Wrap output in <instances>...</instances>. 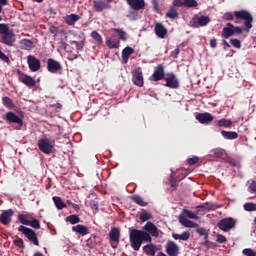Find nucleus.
Instances as JSON below:
<instances>
[{
  "label": "nucleus",
  "mask_w": 256,
  "mask_h": 256,
  "mask_svg": "<svg viewBox=\"0 0 256 256\" xmlns=\"http://www.w3.org/2000/svg\"><path fill=\"white\" fill-rule=\"evenodd\" d=\"M152 237H159V229L153 222H147L143 230L130 228L129 240L134 251H139L143 243H151Z\"/></svg>",
  "instance_id": "1"
},
{
  "label": "nucleus",
  "mask_w": 256,
  "mask_h": 256,
  "mask_svg": "<svg viewBox=\"0 0 256 256\" xmlns=\"http://www.w3.org/2000/svg\"><path fill=\"white\" fill-rule=\"evenodd\" d=\"M222 19L224 21H244V31L249 33L253 29V15L247 10L235 11L234 13L227 12L223 15Z\"/></svg>",
  "instance_id": "2"
},
{
  "label": "nucleus",
  "mask_w": 256,
  "mask_h": 256,
  "mask_svg": "<svg viewBox=\"0 0 256 256\" xmlns=\"http://www.w3.org/2000/svg\"><path fill=\"white\" fill-rule=\"evenodd\" d=\"M199 212L194 213L191 210L183 209L181 214L178 216L179 223L183 225V227H187L189 229H195V227H199V224L189 220V219H199ZM188 218V219H187Z\"/></svg>",
  "instance_id": "3"
},
{
  "label": "nucleus",
  "mask_w": 256,
  "mask_h": 256,
  "mask_svg": "<svg viewBox=\"0 0 256 256\" xmlns=\"http://www.w3.org/2000/svg\"><path fill=\"white\" fill-rule=\"evenodd\" d=\"M0 43L3 45H7V47H13L15 45V33H13V30L9 29V26L7 24H0Z\"/></svg>",
  "instance_id": "4"
},
{
  "label": "nucleus",
  "mask_w": 256,
  "mask_h": 256,
  "mask_svg": "<svg viewBox=\"0 0 256 256\" xmlns=\"http://www.w3.org/2000/svg\"><path fill=\"white\" fill-rule=\"evenodd\" d=\"M18 231L22 233L32 245L39 247V238H37V233H35L33 229L21 225L18 227Z\"/></svg>",
  "instance_id": "5"
},
{
  "label": "nucleus",
  "mask_w": 256,
  "mask_h": 256,
  "mask_svg": "<svg viewBox=\"0 0 256 256\" xmlns=\"http://www.w3.org/2000/svg\"><path fill=\"white\" fill-rule=\"evenodd\" d=\"M54 146L55 140H51L50 138H41L38 140V149L45 155H51Z\"/></svg>",
  "instance_id": "6"
},
{
  "label": "nucleus",
  "mask_w": 256,
  "mask_h": 256,
  "mask_svg": "<svg viewBox=\"0 0 256 256\" xmlns=\"http://www.w3.org/2000/svg\"><path fill=\"white\" fill-rule=\"evenodd\" d=\"M235 225H237V220L231 217L224 218L217 223L218 229L224 233H228L231 229H235Z\"/></svg>",
  "instance_id": "7"
},
{
  "label": "nucleus",
  "mask_w": 256,
  "mask_h": 256,
  "mask_svg": "<svg viewBox=\"0 0 256 256\" xmlns=\"http://www.w3.org/2000/svg\"><path fill=\"white\" fill-rule=\"evenodd\" d=\"M192 27H195L196 29H199V27H207V25H209V23H211V18L209 16H205V15H194L192 20Z\"/></svg>",
  "instance_id": "8"
},
{
  "label": "nucleus",
  "mask_w": 256,
  "mask_h": 256,
  "mask_svg": "<svg viewBox=\"0 0 256 256\" xmlns=\"http://www.w3.org/2000/svg\"><path fill=\"white\" fill-rule=\"evenodd\" d=\"M17 73H18V80L20 81V83H23V85H26V87L33 88L35 87V85H37V81H35L33 77L25 74L21 70H18Z\"/></svg>",
  "instance_id": "9"
},
{
  "label": "nucleus",
  "mask_w": 256,
  "mask_h": 256,
  "mask_svg": "<svg viewBox=\"0 0 256 256\" xmlns=\"http://www.w3.org/2000/svg\"><path fill=\"white\" fill-rule=\"evenodd\" d=\"M132 83L137 87H143L145 82L143 80V70L141 67H138L132 71Z\"/></svg>",
  "instance_id": "10"
},
{
  "label": "nucleus",
  "mask_w": 256,
  "mask_h": 256,
  "mask_svg": "<svg viewBox=\"0 0 256 256\" xmlns=\"http://www.w3.org/2000/svg\"><path fill=\"white\" fill-rule=\"evenodd\" d=\"M164 80L166 82L164 87H168L169 89H179V80L173 73H167Z\"/></svg>",
  "instance_id": "11"
},
{
  "label": "nucleus",
  "mask_w": 256,
  "mask_h": 256,
  "mask_svg": "<svg viewBox=\"0 0 256 256\" xmlns=\"http://www.w3.org/2000/svg\"><path fill=\"white\" fill-rule=\"evenodd\" d=\"M162 79H165V66L158 64L150 76V81H162Z\"/></svg>",
  "instance_id": "12"
},
{
  "label": "nucleus",
  "mask_w": 256,
  "mask_h": 256,
  "mask_svg": "<svg viewBox=\"0 0 256 256\" xmlns=\"http://www.w3.org/2000/svg\"><path fill=\"white\" fill-rule=\"evenodd\" d=\"M27 63L32 73H37L41 69V60L37 59L34 55L27 56Z\"/></svg>",
  "instance_id": "13"
},
{
  "label": "nucleus",
  "mask_w": 256,
  "mask_h": 256,
  "mask_svg": "<svg viewBox=\"0 0 256 256\" xmlns=\"http://www.w3.org/2000/svg\"><path fill=\"white\" fill-rule=\"evenodd\" d=\"M5 119L8 123H15L16 125L23 127V118L15 114V112H7L5 114Z\"/></svg>",
  "instance_id": "14"
},
{
  "label": "nucleus",
  "mask_w": 256,
  "mask_h": 256,
  "mask_svg": "<svg viewBox=\"0 0 256 256\" xmlns=\"http://www.w3.org/2000/svg\"><path fill=\"white\" fill-rule=\"evenodd\" d=\"M13 215H15L13 209L3 210L0 215V223H2V225H9Z\"/></svg>",
  "instance_id": "15"
},
{
  "label": "nucleus",
  "mask_w": 256,
  "mask_h": 256,
  "mask_svg": "<svg viewBox=\"0 0 256 256\" xmlns=\"http://www.w3.org/2000/svg\"><path fill=\"white\" fill-rule=\"evenodd\" d=\"M47 69H48L49 73H58V71H61V69H63V67L61 66V63L50 58L47 60Z\"/></svg>",
  "instance_id": "16"
},
{
  "label": "nucleus",
  "mask_w": 256,
  "mask_h": 256,
  "mask_svg": "<svg viewBox=\"0 0 256 256\" xmlns=\"http://www.w3.org/2000/svg\"><path fill=\"white\" fill-rule=\"evenodd\" d=\"M154 33L159 39H165L167 37V28L160 22H156L154 25Z\"/></svg>",
  "instance_id": "17"
},
{
  "label": "nucleus",
  "mask_w": 256,
  "mask_h": 256,
  "mask_svg": "<svg viewBox=\"0 0 256 256\" xmlns=\"http://www.w3.org/2000/svg\"><path fill=\"white\" fill-rule=\"evenodd\" d=\"M126 3L133 11H143L145 9V0H126Z\"/></svg>",
  "instance_id": "18"
},
{
  "label": "nucleus",
  "mask_w": 256,
  "mask_h": 256,
  "mask_svg": "<svg viewBox=\"0 0 256 256\" xmlns=\"http://www.w3.org/2000/svg\"><path fill=\"white\" fill-rule=\"evenodd\" d=\"M195 119L199 121L202 125H205L207 123H211V121H213L215 117H213L211 113L204 112L196 114Z\"/></svg>",
  "instance_id": "19"
},
{
  "label": "nucleus",
  "mask_w": 256,
  "mask_h": 256,
  "mask_svg": "<svg viewBox=\"0 0 256 256\" xmlns=\"http://www.w3.org/2000/svg\"><path fill=\"white\" fill-rule=\"evenodd\" d=\"M93 8H94V11H96V13H103L105 9H111V5L107 4L103 0H95L93 2Z\"/></svg>",
  "instance_id": "20"
},
{
  "label": "nucleus",
  "mask_w": 256,
  "mask_h": 256,
  "mask_svg": "<svg viewBox=\"0 0 256 256\" xmlns=\"http://www.w3.org/2000/svg\"><path fill=\"white\" fill-rule=\"evenodd\" d=\"M166 253L169 256L179 255V246L174 241H170L166 245Z\"/></svg>",
  "instance_id": "21"
},
{
  "label": "nucleus",
  "mask_w": 256,
  "mask_h": 256,
  "mask_svg": "<svg viewBox=\"0 0 256 256\" xmlns=\"http://www.w3.org/2000/svg\"><path fill=\"white\" fill-rule=\"evenodd\" d=\"M196 209L197 213H201V211L205 213L206 211H215V209H217V205H215V203L212 202H205L197 206Z\"/></svg>",
  "instance_id": "22"
},
{
  "label": "nucleus",
  "mask_w": 256,
  "mask_h": 256,
  "mask_svg": "<svg viewBox=\"0 0 256 256\" xmlns=\"http://www.w3.org/2000/svg\"><path fill=\"white\" fill-rule=\"evenodd\" d=\"M121 237V230L117 227L111 228L109 232V239L112 243H119V239Z\"/></svg>",
  "instance_id": "23"
},
{
  "label": "nucleus",
  "mask_w": 256,
  "mask_h": 256,
  "mask_svg": "<svg viewBox=\"0 0 256 256\" xmlns=\"http://www.w3.org/2000/svg\"><path fill=\"white\" fill-rule=\"evenodd\" d=\"M233 23H227L226 27L222 29L221 37L222 39H229V37H233Z\"/></svg>",
  "instance_id": "24"
},
{
  "label": "nucleus",
  "mask_w": 256,
  "mask_h": 256,
  "mask_svg": "<svg viewBox=\"0 0 256 256\" xmlns=\"http://www.w3.org/2000/svg\"><path fill=\"white\" fill-rule=\"evenodd\" d=\"M72 231L74 233H78L79 235H82V237H85V235H89V228H87V226L82 224H77L76 226H73Z\"/></svg>",
  "instance_id": "25"
},
{
  "label": "nucleus",
  "mask_w": 256,
  "mask_h": 256,
  "mask_svg": "<svg viewBox=\"0 0 256 256\" xmlns=\"http://www.w3.org/2000/svg\"><path fill=\"white\" fill-rule=\"evenodd\" d=\"M133 53H135V49L130 46H127L122 50V59L125 64L129 63V57H131Z\"/></svg>",
  "instance_id": "26"
},
{
  "label": "nucleus",
  "mask_w": 256,
  "mask_h": 256,
  "mask_svg": "<svg viewBox=\"0 0 256 256\" xmlns=\"http://www.w3.org/2000/svg\"><path fill=\"white\" fill-rule=\"evenodd\" d=\"M172 237L175 241H189L191 233L189 231H184L182 234L173 233Z\"/></svg>",
  "instance_id": "27"
},
{
  "label": "nucleus",
  "mask_w": 256,
  "mask_h": 256,
  "mask_svg": "<svg viewBox=\"0 0 256 256\" xmlns=\"http://www.w3.org/2000/svg\"><path fill=\"white\" fill-rule=\"evenodd\" d=\"M143 252L145 253V255L155 256V253H157V245L147 244L143 247Z\"/></svg>",
  "instance_id": "28"
},
{
  "label": "nucleus",
  "mask_w": 256,
  "mask_h": 256,
  "mask_svg": "<svg viewBox=\"0 0 256 256\" xmlns=\"http://www.w3.org/2000/svg\"><path fill=\"white\" fill-rule=\"evenodd\" d=\"M130 199L133 201V203H136V205H139L140 207H147L149 205L148 202H145L143 198L139 195H133L130 197Z\"/></svg>",
  "instance_id": "29"
},
{
  "label": "nucleus",
  "mask_w": 256,
  "mask_h": 256,
  "mask_svg": "<svg viewBox=\"0 0 256 256\" xmlns=\"http://www.w3.org/2000/svg\"><path fill=\"white\" fill-rule=\"evenodd\" d=\"M167 19H179V12H177V8L175 6H171L167 13H166Z\"/></svg>",
  "instance_id": "30"
},
{
  "label": "nucleus",
  "mask_w": 256,
  "mask_h": 256,
  "mask_svg": "<svg viewBox=\"0 0 256 256\" xmlns=\"http://www.w3.org/2000/svg\"><path fill=\"white\" fill-rule=\"evenodd\" d=\"M52 201L54 202L55 207L58 210L65 209V207H67V204H65V202H63V199H61V197L59 196H54L52 198Z\"/></svg>",
  "instance_id": "31"
},
{
  "label": "nucleus",
  "mask_w": 256,
  "mask_h": 256,
  "mask_svg": "<svg viewBox=\"0 0 256 256\" xmlns=\"http://www.w3.org/2000/svg\"><path fill=\"white\" fill-rule=\"evenodd\" d=\"M221 135H222V137H224L227 140H233V139H237V137H239V134H237V132H235V131L222 130Z\"/></svg>",
  "instance_id": "32"
},
{
  "label": "nucleus",
  "mask_w": 256,
  "mask_h": 256,
  "mask_svg": "<svg viewBox=\"0 0 256 256\" xmlns=\"http://www.w3.org/2000/svg\"><path fill=\"white\" fill-rule=\"evenodd\" d=\"M80 19H81V17H79V15L70 14V15L66 16L65 23H67V25H75V23H77V21H79Z\"/></svg>",
  "instance_id": "33"
},
{
  "label": "nucleus",
  "mask_w": 256,
  "mask_h": 256,
  "mask_svg": "<svg viewBox=\"0 0 256 256\" xmlns=\"http://www.w3.org/2000/svg\"><path fill=\"white\" fill-rule=\"evenodd\" d=\"M96 246H97V236L93 234L90 236V238L86 240V247H89V249H95Z\"/></svg>",
  "instance_id": "34"
},
{
  "label": "nucleus",
  "mask_w": 256,
  "mask_h": 256,
  "mask_svg": "<svg viewBox=\"0 0 256 256\" xmlns=\"http://www.w3.org/2000/svg\"><path fill=\"white\" fill-rule=\"evenodd\" d=\"M66 223H71V225H77V223H81V218L79 216L72 214L65 218Z\"/></svg>",
  "instance_id": "35"
},
{
  "label": "nucleus",
  "mask_w": 256,
  "mask_h": 256,
  "mask_svg": "<svg viewBox=\"0 0 256 256\" xmlns=\"http://www.w3.org/2000/svg\"><path fill=\"white\" fill-rule=\"evenodd\" d=\"M2 104L4 105V107H6L7 109H15V103H13V100H11V98L5 96L2 98Z\"/></svg>",
  "instance_id": "36"
},
{
  "label": "nucleus",
  "mask_w": 256,
  "mask_h": 256,
  "mask_svg": "<svg viewBox=\"0 0 256 256\" xmlns=\"http://www.w3.org/2000/svg\"><path fill=\"white\" fill-rule=\"evenodd\" d=\"M233 125V122L231 120H227L225 118H222L221 120L218 121V127H225L229 128Z\"/></svg>",
  "instance_id": "37"
},
{
  "label": "nucleus",
  "mask_w": 256,
  "mask_h": 256,
  "mask_svg": "<svg viewBox=\"0 0 256 256\" xmlns=\"http://www.w3.org/2000/svg\"><path fill=\"white\" fill-rule=\"evenodd\" d=\"M198 5L199 3H197V0H184V7H188V9H193Z\"/></svg>",
  "instance_id": "38"
},
{
  "label": "nucleus",
  "mask_w": 256,
  "mask_h": 256,
  "mask_svg": "<svg viewBox=\"0 0 256 256\" xmlns=\"http://www.w3.org/2000/svg\"><path fill=\"white\" fill-rule=\"evenodd\" d=\"M211 154L214 155V157L221 158L225 155V150H223L221 148H216V149L211 150Z\"/></svg>",
  "instance_id": "39"
},
{
  "label": "nucleus",
  "mask_w": 256,
  "mask_h": 256,
  "mask_svg": "<svg viewBox=\"0 0 256 256\" xmlns=\"http://www.w3.org/2000/svg\"><path fill=\"white\" fill-rule=\"evenodd\" d=\"M152 218L153 216L151 215V213L147 211H144L140 214V221H142V223H145V221H149Z\"/></svg>",
  "instance_id": "40"
},
{
  "label": "nucleus",
  "mask_w": 256,
  "mask_h": 256,
  "mask_svg": "<svg viewBox=\"0 0 256 256\" xmlns=\"http://www.w3.org/2000/svg\"><path fill=\"white\" fill-rule=\"evenodd\" d=\"M119 45H120L119 40H117V41L108 40L107 41V47H109V49H119Z\"/></svg>",
  "instance_id": "41"
},
{
  "label": "nucleus",
  "mask_w": 256,
  "mask_h": 256,
  "mask_svg": "<svg viewBox=\"0 0 256 256\" xmlns=\"http://www.w3.org/2000/svg\"><path fill=\"white\" fill-rule=\"evenodd\" d=\"M92 39H94L99 45L103 43V38L101 37V34H99L97 31H93L91 33Z\"/></svg>",
  "instance_id": "42"
},
{
  "label": "nucleus",
  "mask_w": 256,
  "mask_h": 256,
  "mask_svg": "<svg viewBox=\"0 0 256 256\" xmlns=\"http://www.w3.org/2000/svg\"><path fill=\"white\" fill-rule=\"evenodd\" d=\"M114 31L119 35L121 41H127V33L125 31L119 28H115Z\"/></svg>",
  "instance_id": "43"
},
{
  "label": "nucleus",
  "mask_w": 256,
  "mask_h": 256,
  "mask_svg": "<svg viewBox=\"0 0 256 256\" xmlns=\"http://www.w3.org/2000/svg\"><path fill=\"white\" fill-rule=\"evenodd\" d=\"M32 229H41V222L37 219L30 220L29 224Z\"/></svg>",
  "instance_id": "44"
},
{
  "label": "nucleus",
  "mask_w": 256,
  "mask_h": 256,
  "mask_svg": "<svg viewBox=\"0 0 256 256\" xmlns=\"http://www.w3.org/2000/svg\"><path fill=\"white\" fill-rule=\"evenodd\" d=\"M18 221L22 225H29V222H30V220L27 219V216H25L24 214H19L18 215Z\"/></svg>",
  "instance_id": "45"
},
{
  "label": "nucleus",
  "mask_w": 256,
  "mask_h": 256,
  "mask_svg": "<svg viewBox=\"0 0 256 256\" xmlns=\"http://www.w3.org/2000/svg\"><path fill=\"white\" fill-rule=\"evenodd\" d=\"M230 44L235 49H241V41L239 39H237V38L230 39Z\"/></svg>",
  "instance_id": "46"
},
{
  "label": "nucleus",
  "mask_w": 256,
  "mask_h": 256,
  "mask_svg": "<svg viewBox=\"0 0 256 256\" xmlns=\"http://www.w3.org/2000/svg\"><path fill=\"white\" fill-rule=\"evenodd\" d=\"M13 243L16 247H19V249H25V242L21 238L14 240Z\"/></svg>",
  "instance_id": "47"
},
{
  "label": "nucleus",
  "mask_w": 256,
  "mask_h": 256,
  "mask_svg": "<svg viewBox=\"0 0 256 256\" xmlns=\"http://www.w3.org/2000/svg\"><path fill=\"white\" fill-rule=\"evenodd\" d=\"M245 211H256V204L254 203H245L244 204Z\"/></svg>",
  "instance_id": "48"
},
{
  "label": "nucleus",
  "mask_w": 256,
  "mask_h": 256,
  "mask_svg": "<svg viewBox=\"0 0 256 256\" xmlns=\"http://www.w3.org/2000/svg\"><path fill=\"white\" fill-rule=\"evenodd\" d=\"M243 255H246V256H256V253L254 252L253 249L251 248H246L242 251Z\"/></svg>",
  "instance_id": "49"
},
{
  "label": "nucleus",
  "mask_w": 256,
  "mask_h": 256,
  "mask_svg": "<svg viewBox=\"0 0 256 256\" xmlns=\"http://www.w3.org/2000/svg\"><path fill=\"white\" fill-rule=\"evenodd\" d=\"M188 165H196V163H199V157L194 156L192 158L187 159Z\"/></svg>",
  "instance_id": "50"
},
{
  "label": "nucleus",
  "mask_w": 256,
  "mask_h": 256,
  "mask_svg": "<svg viewBox=\"0 0 256 256\" xmlns=\"http://www.w3.org/2000/svg\"><path fill=\"white\" fill-rule=\"evenodd\" d=\"M23 45H24V47H26V49H33V41H31L29 39H24Z\"/></svg>",
  "instance_id": "51"
},
{
  "label": "nucleus",
  "mask_w": 256,
  "mask_h": 256,
  "mask_svg": "<svg viewBox=\"0 0 256 256\" xmlns=\"http://www.w3.org/2000/svg\"><path fill=\"white\" fill-rule=\"evenodd\" d=\"M0 60L3 61L4 63H10L11 62L9 57L6 56V54L3 53V51H1V50H0Z\"/></svg>",
  "instance_id": "52"
},
{
  "label": "nucleus",
  "mask_w": 256,
  "mask_h": 256,
  "mask_svg": "<svg viewBox=\"0 0 256 256\" xmlns=\"http://www.w3.org/2000/svg\"><path fill=\"white\" fill-rule=\"evenodd\" d=\"M169 185H170L173 189H177V179H176L174 176H171V177H170Z\"/></svg>",
  "instance_id": "53"
},
{
  "label": "nucleus",
  "mask_w": 256,
  "mask_h": 256,
  "mask_svg": "<svg viewBox=\"0 0 256 256\" xmlns=\"http://www.w3.org/2000/svg\"><path fill=\"white\" fill-rule=\"evenodd\" d=\"M232 30L234 35H241V33H243V28H241L240 26L233 25Z\"/></svg>",
  "instance_id": "54"
},
{
  "label": "nucleus",
  "mask_w": 256,
  "mask_h": 256,
  "mask_svg": "<svg viewBox=\"0 0 256 256\" xmlns=\"http://www.w3.org/2000/svg\"><path fill=\"white\" fill-rule=\"evenodd\" d=\"M172 4L173 7H185L184 0H174Z\"/></svg>",
  "instance_id": "55"
},
{
  "label": "nucleus",
  "mask_w": 256,
  "mask_h": 256,
  "mask_svg": "<svg viewBox=\"0 0 256 256\" xmlns=\"http://www.w3.org/2000/svg\"><path fill=\"white\" fill-rule=\"evenodd\" d=\"M217 243H227V238L222 234H217Z\"/></svg>",
  "instance_id": "56"
},
{
  "label": "nucleus",
  "mask_w": 256,
  "mask_h": 256,
  "mask_svg": "<svg viewBox=\"0 0 256 256\" xmlns=\"http://www.w3.org/2000/svg\"><path fill=\"white\" fill-rule=\"evenodd\" d=\"M72 43L76 45L78 51H82L83 47H85V44L83 42L73 41Z\"/></svg>",
  "instance_id": "57"
},
{
  "label": "nucleus",
  "mask_w": 256,
  "mask_h": 256,
  "mask_svg": "<svg viewBox=\"0 0 256 256\" xmlns=\"http://www.w3.org/2000/svg\"><path fill=\"white\" fill-rule=\"evenodd\" d=\"M196 233H198V235H203V236H205V235L208 234L209 232H208L207 229H205V228H197V229H196Z\"/></svg>",
  "instance_id": "58"
},
{
  "label": "nucleus",
  "mask_w": 256,
  "mask_h": 256,
  "mask_svg": "<svg viewBox=\"0 0 256 256\" xmlns=\"http://www.w3.org/2000/svg\"><path fill=\"white\" fill-rule=\"evenodd\" d=\"M204 245L205 247H208V248H212V249H215V247H217V244L211 242V241H204Z\"/></svg>",
  "instance_id": "59"
},
{
  "label": "nucleus",
  "mask_w": 256,
  "mask_h": 256,
  "mask_svg": "<svg viewBox=\"0 0 256 256\" xmlns=\"http://www.w3.org/2000/svg\"><path fill=\"white\" fill-rule=\"evenodd\" d=\"M153 9L156 11V13H159L160 8H159V2L157 0L152 1Z\"/></svg>",
  "instance_id": "60"
},
{
  "label": "nucleus",
  "mask_w": 256,
  "mask_h": 256,
  "mask_svg": "<svg viewBox=\"0 0 256 256\" xmlns=\"http://www.w3.org/2000/svg\"><path fill=\"white\" fill-rule=\"evenodd\" d=\"M249 189H250V191H252V193H256V180H253V181L250 183Z\"/></svg>",
  "instance_id": "61"
},
{
  "label": "nucleus",
  "mask_w": 256,
  "mask_h": 256,
  "mask_svg": "<svg viewBox=\"0 0 256 256\" xmlns=\"http://www.w3.org/2000/svg\"><path fill=\"white\" fill-rule=\"evenodd\" d=\"M7 3H8L7 0H0V13H3V7H5Z\"/></svg>",
  "instance_id": "62"
},
{
  "label": "nucleus",
  "mask_w": 256,
  "mask_h": 256,
  "mask_svg": "<svg viewBox=\"0 0 256 256\" xmlns=\"http://www.w3.org/2000/svg\"><path fill=\"white\" fill-rule=\"evenodd\" d=\"M180 49L176 48L173 52H172V57H174V59H177V57H179V53H180Z\"/></svg>",
  "instance_id": "63"
},
{
  "label": "nucleus",
  "mask_w": 256,
  "mask_h": 256,
  "mask_svg": "<svg viewBox=\"0 0 256 256\" xmlns=\"http://www.w3.org/2000/svg\"><path fill=\"white\" fill-rule=\"evenodd\" d=\"M59 47H60V49H63V50L67 49V42L61 40L59 42Z\"/></svg>",
  "instance_id": "64"
}]
</instances>
